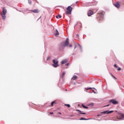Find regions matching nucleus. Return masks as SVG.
Returning <instances> with one entry per match:
<instances>
[{
  "label": "nucleus",
  "mask_w": 124,
  "mask_h": 124,
  "mask_svg": "<svg viewBox=\"0 0 124 124\" xmlns=\"http://www.w3.org/2000/svg\"><path fill=\"white\" fill-rule=\"evenodd\" d=\"M104 14H105L104 12L98 13V14H97V16H96L97 20L100 21L101 19H103Z\"/></svg>",
  "instance_id": "obj_1"
},
{
  "label": "nucleus",
  "mask_w": 124,
  "mask_h": 124,
  "mask_svg": "<svg viewBox=\"0 0 124 124\" xmlns=\"http://www.w3.org/2000/svg\"><path fill=\"white\" fill-rule=\"evenodd\" d=\"M69 46L70 47H72V45H69V39L67 38L65 42L63 43V45H62V47H64L65 46Z\"/></svg>",
  "instance_id": "obj_2"
},
{
  "label": "nucleus",
  "mask_w": 124,
  "mask_h": 124,
  "mask_svg": "<svg viewBox=\"0 0 124 124\" xmlns=\"http://www.w3.org/2000/svg\"><path fill=\"white\" fill-rule=\"evenodd\" d=\"M7 10L5 8H3L2 13L1 14L2 18L4 20L6 18Z\"/></svg>",
  "instance_id": "obj_3"
},
{
  "label": "nucleus",
  "mask_w": 124,
  "mask_h": 124,
  "mask_svg": "<svg viewBox=\"0 0 124 124\" xmlns=\"http://www.w3.org/2000/svg\"><path fill=\"white\" fill-rule=\"evenodd\" d=\"M72 11L73 8L71 6H68V8H66V15H71Z\"/></svg>",
  "instance_id": "obj_4"
},
{
  "label": "nucleus",
  "mask_w": 124,
  "mask_h": 124,
  "mask_svg": "<svg viewBox=\"0 0 124 124\" xmlns=\"http://www.w3.org/2000/svg\"><path fill=\"white\" fill-rule=\"evenodd\" d=\"M117 120H122L124 119V114L121 113H118L116 117Z\"/></svg>",
  "instance_id": "obj_5"
},
{
  "label": "nucleus",
  "mask_w": 124,
  "mask_h": 124,
  "mask_svg": "<svg viewBox=\"0 0 124 124\" xmlns=\"http://www.w3.org/2000/svg\"><path fill=\"white\" fill-rule=\"evenodd\" d=\"M53 63H54L53 64V66L54 67L56 68L59 66V64H58L59 62L57 59H54L53 61Z\"/></svg>",
  "instance_id": "obj_6"
},
{
  "label": "nucleus",
  "mask_w": 124,
  "mask_h": 124,
  "mask_svg": "<svg viewBox=\"0 0 124 124\" xmlns=\"http://www.w3.org/2000/svg\"><path fill=\"white\" fill-rule=\"evenodd\" d=\"M108 102L109 103H111L113 105H117V104H118V102L116 101L115 100H114V99L110 100L109 101V102Z\"/></svg>",
  "instance_id": "obj_7"
},
{
  "label": "nucleus",
  "mask_w": 124,
  "mask_h": 124,
  "mask_svg": "<svg viewBox=\"0 0 124 124\" xmlns=\"http://www.w3.org/2000/svg\"><path fill=\"white\" fill-rule=\"evenodd\" d=\"M31 12L33 13H40V10L39 9H35L34 10H31Z\"/></svg>",
  "instance_id": "obj_8"
},
{
  "label": "nucleus",
  "mask_w": 124,
  "mask_h": 124,
  "mask_svg": "<svg viewBox=\"0 0 124 124\" xmlns=\"http://www.w3.org/2000/svg\"><path fill=\"white\" fill-rule=\"evenodd\" d=\"M113 112V110H111V111H108V110H107V111H105L103 112H101V114H111Z\"/></svg>",
  "instance_id": "obj_9"
},
{
  "label": "nucleus",
  "mask_w": 124,
  "mask_h": 124,
  "mask_svg": "<svg viewBox=\"0 0 124 124\" xmlns=\"http://www.w3.org/2000/svg\"><path fill=\"white\" fill-rule=\"evenodd\" d=\"M114 6H115L117 8H119L121 7V4H120L119 2H116V4H114Z\"/></svg>",
  "instance_id": "obj_10"
},
{
  "label": "nucleus",
  "mask_w": 124,
  "mask_h": 124,
  "mask_svg": "<svg viewBox=\"0 0 124 124\" xmlns=\"http://www.w3.org/2000/svg\"><path fill=\"white\" fill-rule=\"evenodd\" d=\"M93 14V12L91 10H90L89 12H88V16H91Z\"/></svg>",
  "instance_id": "obj_11"
},
{
  "label": "nucleus",
  "mask_w": 124,
  "mask_h": 124,
  "mask_svg": "<svg viewBox=\"0 0 124 124\" xmlns=\"http://www.w3.org/2000/svg\"><path fill=\"white\" fill-rule=\"evenodd\" d=\"M76 111L80 112L79 114H86L85 112H83L82 111H80L79 109H77Z\"/></svg>",
  "instance_id": "obj_12"
},
{
  "label": "nucleus",
  "mask_w": 124,
  "mask_h": 124,
  "mask_svg": "<svg viewBox=\"0 0 124 124\" xmlns=\"http://www.w3.org/2000/svg\"><path fill=\"white\" fill-rule=\"evenodd\" d=\"M68 62L67 60H64L63 61H62V64H64L65 63H66Z\"/></svg>",
  "instance_id": "obj_13"
},
{
  "label": "nucleus",
  "mask_w": 124,
  "mask_h": 124,
  "mask_svg": "<svg viewBox=\"0 0 124 124\" xmlns=\"http://www.w3.org/2000/svg\"><path fill=\"white\" fill-rule=\"evenodd\" d=\"M65 72H63L62 76H61V77L62 78H64V77L65 76Z\"/></svg>",
  "instance_id": "obj_14"
},
{
  "label": "nucleus",
  "mask_w": 124,
  "mask_h": 124,
  "mask_svg": "<svg viewBox=\"0 0 124 124\" xmlns=\"http://www.w3.org/2000/svg\"><path fill=\"white\" fill-rule=\"evenodd\" d=\"M77 79V77L76 76H74L73 78H72V79L73 80H76V79Z\"/></svg>",
  "instance_id": "obj_15"
},
{
  "label": "nucleus",
  "mask_w": 124,
  "mask_h": 124,
  "mask_svg": "<svg viewBox=\"0 0 124 124\" xmlns=\"http://www.w3.org/2000/svg\"><path fill=\"white\" fill-rule=\"evenodd\" d=\"M54 104H56V101H54L53 102H51V106L53 107Z\"/></svg>",
  "instance_id": "obj_16"
},
{
  "label": "nucleus",
  "mask_w": 124,
  "mask_h": 124,
  "mask_svg": "<svg viewBox=\"0 0 124 124\" xmlns=\"http://www.w3.org/2000/svg\"><path fill=\"white\" fill-rule=\"evenodd\" d=\"M81 106H82L84 108L88 109V107H86V106H85L84 105H83V104L81 105Z\"/></svg>",
  "instance_id": "obj_17"
},
{
  "label": "nucleus",
  "mask_w": 124,
  "mask_h": 124,
  "mask_svg": "<svg viewBox=\"0 0 124 124\" xmlns=\"http://www.w3.org/2000/svg\"><path fill=\"white\" fill-rule=\"evenodd\" d=\"M62 16H60V15H58V16H56V18H62Z\"/></svg>",
  "instance_id": "obj_18"
},
{
  "label": "nucleus",
  "mask_w": 124,
  "mask_h": 124,
  "mask_svg": "<svg viewBox=\"0 0 124 124\" xmlns=\"http://www.w3.org/2000/svg\"><path fill=\"white\" fill-rule=\"evenodd\" d=\"M64 106L68 107V108H70V105L69 104H65Z\"/></svg>",
  "instance_id": "obj_19"
},
{
  "label": "nucleus",
  "mask_w": 124,
  "mask_h": 124,
  "mask_svg": "<svg viewBox=\"0 0 124 124\" xmlns=\"http://www.w3.org/2000/svg\"><path fill=\"white\" fill-rule=\"evenodd\" d=\"M88 119L83 118H81L80 120H88Z\"/></svg>",
  "instance_id": "obj_20"
},
{
  "label": "nucleus",
  "mask_w": 124,
  "mask_h": 124,
  "mask_svg": "<svg viewBox=\"0 0 124 124\" xmlns=\"http://www.w3.org/2000/svg\"><path fill=\"white\" fill-rule=\"evenodd\" d=\"M59 35V32H58V31H57V33L55 34L56 36H58Z\"/></svg>",
  "instance_id": "obj_21"
},
{
  "label": "nucleus",
  "mask_w": 124,
  "mask_h": 124,
  "mask_svg": "<svg viewBox=\"0 0 124 124\" xmlns=\"http://www.w3.org/2000/svg\"><path fill=\"white\" fill-rule=\"evenodd\" d=\"M94 106V104L93 103L89 105V106Z\"/></svg>",
  "instance_id": "obj_22"
},
{
  "label": "nucleus",
  "mask_w": 124,
  "mask_h": 124,
  "mask_svg": "<svg viewBox=\"0 0 124 124\" xmlns=\"http://www.w3.org/2000/svg\"><path fill=\"white\" fill-rule=\"evenodd\" d=\"M92 88H85V89L88 91V90H91Z\"/></svg>",
  "instance_id": "obj_23"
},
{
  "label": "nucleus",
  "mask_w": 124,
  "mask_h": 124,
  "mask_svg": "<svg viewBox=\"0 0 124 124\" xmlns=\"http://www.w3.org/2000/svg\"><path fill=\"white\" fill-rule=\"evenodd\" d=\"M111 76L114 78V79H116V77H115V76H114L112 74H111Z\"/></svg>",
  "instance_id": "obj_24"
},
{
  "label": "nucleus",
  "mask_w": 124,
  "mask_h": 124,
  "mask_svg": "<svg viewBox=\"0 0 124 124\" xmlns=\"http://www.w3.org/2000/svg\"><path fill=\"white\" fill-rule=\"evenodd\" d=\"M29 0V3H30V4H31V0Z\"/></svg>",
  "instance_id": "obj_25"
},
{
  "label": "nucleus",
  "mask_w": 124,
  "mask_h": 124,
  "mask_svg": "<svg viewBox=\"0 0 124 124\" xmlns=\"http://www.w3.org/2000/svg\"><path fill=\"white\" fill-rule=\"evenodd\" d=\"M114 67H115L116 68H118V66L116 65V64H114Z\"/></svg>",
  "instance_id": "obj_26"
},
{
  "label": "nucleus",
  "mask_w": 124,
  "mask_h": 124,
  "mask_svg": "<svg viewBox=\"0 0 124 124\" xmlns=\"http://www.w3.org/2000/svg\"><path fill=\"white\" fill-rule=\"evenodd\" d=\"M117 70H118L119 71L121 70V68H119L118 69H117Z\"/></svg>",
  "instance_id": "obj_27"
},
{
  "label": "nucleus",
  "mask_w": 124,
  "mask_h": 124,
  "mask_svg": "<svg viewBox=\"0 0 124 124\" xmlns=\"http://www.w3.org/2000/svg\"><path fill=\"white\" fill-rule=\"evenodd\" d=\"M108 106H109V105H106L104 107L105 108V107H108Z\"/></svg>",
  "instance_id": "obj_28"
},
{
  "label": "nucleus",
  "mask_w": 124,
  "mask_h": 124,
  "mask_svg": "<svg viewBox=\"0 0 124 124\" xmlns=\"http://www.w3.org/2000/svg\"><path fill=\"white\" fill-rule=\"evenodd\" d=\"M66 65L67 66H69V63H67V64H66Z\"/></svg>",
  "instance_id": "obj_29"
},
{
  "label": "nucleus",
  "mask_w": 124,
  "mask_h": 124,
  "mask_svg": "<svg viewBox=\"0 0 124 124\" xmlns=\"http://www.w3.org/2000/svg\"><path fill=\"white\" fill-rule=\"evenodd\" d=\"M50 114H53V112H50Z\"/></svg>",
  "instance_id": "obj_30"
},
{
  "label": "nucleus",
  "mask_w": 124,
  "mask_h": 124,
  "mask_svg": "<svg viewBox=\"0 0 124 124\" xmlns=\"http://www.w3.org/2000/svg\"><path fill=\"white\" fill-rule=\"evenodd\" d=\"M97 117H100V115H97Z\"/></svg>",
  "instance_id": "obj_31"
},
{
  "label": "nucleus",
  "mask_w": 124,
  "mask_h": 124,
  "mask_svg": "<svg viewBox=\"0 0 124 124\" xmlns=\"http://www.w3.org/2000/svg\"><path fill=\"white\" fill-rule=\"evenodd\" d=\"M59 114H62V113L61 112H59Z\"/></svg>",
  "instance_id": "obj_32"
},
{
  "label": "nucleus",
  "mask_w": 124,
  "mask_h": 124,
  "mask_svg": "<svg viewBox=\"0 0 124 124\" xmlns=\"http://www.w3.org/2000/svg\"><path fill=\"white\" fill-rule=\"evenodd\" d=\"M114 121H117V120H114Z\"/></svg>",
  "instance_id": "obj_33"
},
{
  "label": "nucleus",
  "mask_w": 124,
  "mask_h": 124,
  "mask_svg": "<svg viewBox=\"0 0 124 124\" xmlns=\"http://www.w3.org/2000/svg\"><path fill=\"white\" fill-rule=\"evenodd\" d=\"M77 36H78V34Z\"/></svg>",
  "instance_id": "obj_34"
},
{
  "label": "nucleus",
  "mask_w": 124,
  "mask_h": 124,
  "mask_svg": "<svg viewBox=\"0 0 124 124\" xmlns=\"http://www.w3.org/2000/svg\"><path fill=\"white\" fill-rule=\"evenodd\" d=\"M76 3L77 4V2H76Z\"/></svg>",
  "instance_id": "obj_35"
}]
</instances>
